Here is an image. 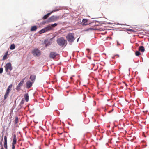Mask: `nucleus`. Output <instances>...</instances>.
Masks as SVG:
<instances>
[{"mask_svg": "<svg viewBox=\"0 0 149 149\" xmlns=\"http://www.w3.org/2000/svg\"><path fill=\"white\" fill-rule=\"evenodd\" d=\"M32 53L34 56H39L41 54V52L37 48H34L32 50Z\"/></svg>", "mask_w": 149, "mask_h": 149, "instance_id": "20e7f679", "label": "nucleus"}, {"mask_svg": "<svg viewBox=\"0 0 149 149\" xmlns=\"http://www.w3.org/2000/svg\"><path fill=\"white\" fill-rule=\"evenodd\" d=\"M58 10H54L53 11H51V12L49 13H47V14L45 15L43 17V19H45L49 17V16L52 13H53V12H55L56 11H58Z\"/></svg>", "mask_w": 149, "mask_h": 149, "instance_id": "1a4fd4ad", "label": "nucleus"}, {"mask_svg": "<svg viewBox=\"0 0 149 149\" xmlns=\"http://www.w3.org/2000/svg\"><path fill=\"white\" fill-rule=\"evenodd\" d=\"M24 100L23 99L21 101V102H20V105H22L23 104H24Z\"/></svg>", "mask_w": 149, "mask_h": 149, "instance_id": "b1692460", "label": "nucleus"}, {"mask_svg": "<svg viewBox=\"0 0 149 149\" xmlns=\"http://www.w3.org/2000/svg\"><path fill=\"white\" fill-rule=\"evenodd\" d=\"M37 29V27L36 26H34L31 27V31H36Z\"/></svg>", "mask_w": 149, "mask_h": 149, "instance_id": "a211bd4d", "label": "nucleus"}, {"mask_svg": "<svg viewBox=\"0 0 149 149\" xmlns=\"http://www.w3.org/2000/svg\"><path fill=\"white\" fill-rule=\"evenodd\" d=\"M88 20L86 19H83L82 21V23L83 25H86L88 24L87 23Z\"/></svg>", "mask_w": 149, "mask_h": 149, "instance_id": "f3484780", "label": "nucleus"}, {"mask_svg": "<svg viewBox=\"0 0 149 149\" xmlns=\"http://www.w3.org/2000/svg\"><path fill=\"white\" fill-rule=\"evenodd\" d=\"M50 29V28L48 27V26H47L40 30L39 31V33L40 34L44 33L45 32L49 30V29Z\"/></svg>", "mask_w": 149, "mask_h": 149, "instance_id": "423d86ee", "label": "nucleus"}, {"mask_svg": "<svg viewBox=\"0 0 149 149\" xmlns=\"http://www.w3.org/2000/svg\"><path fill=\"white\" fill-rule=\"evenodd\" d=\"M24 79L25 78L23 79L18 84V85L16 88V89L17 90L19 91L20 89V87L23 85Z\"/></svg>", "mask_w": 149, "mask_h": 149, "instance_id": "0eeeda50", "label": "nucleus"}, {"mask_svg": "<svg viewBox=\"0 0 149 149\" xmlns=\"http://www.w3.org/2000/svg\"><path fill=\"white\" fill-rule=\"evenodd\" d=\"M71 79H72V77H71Z\"/></svg>", "mask_w": 149, "mask_h": 149, "instance_id": "58836bf2", "label": "nucleus"}, {"mask_svg": "<svg viewBox=\"0 0 149 149\" xmlns=\"http://www.w3.org/2000/svg\"><path fill=\"white\" fill-rule=\"evenodd\" d=\"M12 85L10 84V85L8 87V88L6 91L8 92L9 93H10V92L11 90V89L12 88Z\"/></svg>", "mask_w": 149, "mask_h": 149, "instance_id": "dca6fc26", "label": "nucleus"}, {"mask_svg": "<svg viewBox=\"0 0 149 149\" xmlns=\"http://www.w3.org/2000/svg\"><path fill=\"white\" fill-rule=\"evenodd\" d=\"M3 138H2V141H3Z\"/></svg>", "mask_w": 149, "mask_h": 149, "instance_id": "c9c22d12", "label": "nucleus"}, {"mask_svg": "<svg viewBox=\"0 0 149 149\" xmlns=\"http://www.w3.org/2000/svg\"><path fill=\"white\" fill-rule=\"evenodd\" d=\"M17 142V138L15 134L13 135V141L12 144H16Z\"/></svg>", "mask_w": 149, "mask_h": 149, "instance_id": "9b49d317", "label": "nucleus"}, {"mask_svg": "<svg viewBox=\"0 0 149 149\" xmlns=\"http://www.w3.org/2000/svg\"><path fill=\"white\" fill-rule=\"evenodd\" d=\"M4 146L5 148L7 149V142H4Z\"/></svg>", "mask_w": 149, "mask_h": 149, "instance_id": "4be33fe9", "label": "nucleus"}, {"mask_svg": "<svg viewBox=\"0 0 149 149\" xmlns=\"http://www.w3.org/2000/svg\"><path fill=\"white\" fill-rule=\"evenodd\" d=\"M87 50H89V49H87Z\"/></svg>", "mask_w": 149, "mask_h": 149, "instance_id": "4c0bfd02", "label": "nucleus"}, {"mask_svg": "<svg viewBox=\"0 0 149 149\" xmlns=\"http://www.w3.org/2000/svg\"><path fill=\"white\" fill-rule=\"evenodd\" d=\"M15 120L16 123H17L18 120V118L17 117H16V118H15Z\"/></svg>", "mask_w": 149, "mask_h": 149, "instance_id": "cd10ccee", "label": "nucleus"}, {"mask_svg": "<svg viewBox=\"0 0 149 149\" xmlns=\"http://www.w3.org/2000/svg\"><path fill=\"white\" fill-rule=\"evenodd\" d=\"M45 22H45L44 21V22H42V23L43 24H45Z\"/></svg>", "mask_w": 149, "mask_h": 149, "instance_id": "473e14b6", "label": "nucleus"}, {"mask_svg": "<svg viewBox=\"0 0 149 149\" xmlns=\"http://www.w3.org/2000/svg\"><path fill=\"white\" fill-rule=\"evenodd\" d=\"M9 93L7 91L6 92L4 96V100H5L8 97V96Z\"/></svg>", "mask_w": 149, "mask_h": 149, "instance_id": "6ab92c4d", "label": "nucleus"}, {"mask_svg": "<svg viewBox=\"0 0 149 149\" xmlns=\"http://www.w3.org/2000/svg\"><path fill=\"white\" fill-rule=\"evenodd\" d=\"M5 70L6 72L8 71V70L11 71L12 69V67L10 63H8L6 64L5 66Z\"/></svg>", "mask_w": 149, "mask_h": 149, "instance_id": "39448f33", "label": "nucleus"}, {"mask_svg": "<svg viewBox=\"0 0 149 149\" xmlns=\"http://www.w3.org/2000/svg\"><path fill=\"white\" fill-rule=\"evenodd\" d=\"M139 50L142 52H143L145 51L144 47L143 46H140L139 48Z\"/></svg>", "mask_w": 149, "mask_h": 149, "instance_id": "ddd939ff", "label": "nucleus"}, {"mask_svg": "<svg viewBox=\"0 0 149 149\" xmlns=\"http://www.w3.org/2000/svg\"><path fill=\"white\" fill-rule=\"evenodd\" d=\"M140 54V53L139 51H137L135 52V55L136 56H138Z\"/></svg>", "mask_w": 149, "mask_h": 149, "instance_id": "5701e85b", "label": "nucleus"}, {"mask_svg": "<svg viewBox=\"0 0 149 149\" xmlns=\"http://www.w3.org/2000/svg\"><path fill=\"white\" fill-rule=\"evenodd\" d=\"M117 45H120V44H119V42H118V41H117Z\"/></svg>", "mask_w": 149, "mask_h": 149, "instance_id": "2f4dec72", "label": "nucleus"}, {"mask_svg": "<svg viewBox=\"0 0 149 149\" xmlns=\"http://www.w3.org/2000/svg\"><path fill=\"white\" fill-rule=\"evenodd\" d=\"M79 38H78V39H77V42H78V41H79Z\"/></svg>", "mask_w": 149, "mask_h": 149, "instance_id": "72a5a7b5", "label": "nucleus"}, {"mask_svg": "<svg viewBox=\"0 0 149 149\" xmlns=\"http://www.w3.org/2000/svg\"><path fill=\"white\" fill-rule=\"evenodd\" d=\"M59 16H52L50 17L47 21V22L50 23L52 22H55L57 21L59 19Z\"/></svg>", "mask_w": 149, "mask_h": 149, "instance_id": "7ed1b4c3", "label": "nucleus"}, {"mask_svg": "<svg viewBox=\"0 0 149 149\" xmlns=\"http://www.w3.org/2000/svg\"><path fill=\"white\" fill-rule=\"evenodd\" d=\"M4 142H7V138L6 136H5L4 137Z\"/></svg>", "mask_w": 149, "mask_h": 149, "instance_id": "393cba45", "label": "nucleus"}, {"mask_svg": "<svg viewBox=\"0 0 149 149\" xmlns=\"http://www.w3.org/2000/svg\"><path fill=\"white\" fill-rule=\"evenodd\" d=\"M57 25V23H54L53 24H52L51 25H48V27L50 28V29H49V30H51L52 29V28L53 27H54L56 26Z\"/></svg>", "mask_w": 149, "mask_h": 149, "instance_id": "f8f14e48", "label": "nucleus"}, {"mask_svg": "<svg viewBox=\"0 0 149 149\" xmlns=\"http://www.w3.org/2000/svg\"><path fill=\"white\" fill-rule=\"evenodd\" d=\"M128 31H134V30L132 29H128Z\"/></svg>", "mask_w": 149, "mask_h": 149, "instance_id": "7c9ffc66", "label": "nucleus"}, {"mask_svg": "<svg viewBox=\"0 0 149 149\" xmlns=\"http://www.w3.org/2000/svg\"><path fill=\"white\" fill-rule=\"evenodd\" d=\"M57 54L54 52H51L50 54L49 57L52 58L54 59L56 56Z\"/></svg>", "mask_w": 149, "mask_h": 149, "instance_id": "9d476101", "label": "nucleus"}, {"mask_svg": "<svg viewBox=\"0 0 149 149\" xmlns=\"http://www.w3.org/2000/svg\"><path fill=\"white\" fill-rule=\"evenodd\" d=\"M66 38L69 42L72 43L75 40L74 35L73 33H69L67 35Z\"/></svg>", "mask_w": 149, "mask_h": 149, "instance_id": "f03ea898", "label": "nucleus"}, {"mask_svg": "<svg viewBox=\"0 0 149 149\" xmlns=\"http://www.w3.org/2000/svg\"><path fill=\"white\" fill-rule=\"evenodd\" d=\"M15 144H12V149H15Z\"/></svg>", "mask_w": 149, "mask_h": 149, "instance_id": "bb28decb", "label": "nucleus"}, {"mask_svg": "<svg viewBox=\"0 0 149 149\" xmlns=\"http://www.w3.org/2000/svg\"><path fill=\"white\" fill-rule=\"evenodd\" d=\"M33 82L31 81L30 80L26 82V87L28 89L30 88L32 86Z\"/></svg>", "mask_w": 149, "mask_h": 149, "instance_id": "6e6552de", "label": "nucleus"}, {"mask_svg": "<svg viewBox=\"0 0 149 149\" xmlns=\"http://www.w3.org/2000/svg\"><path fill=\"white\" fill-rule=\"evenodd\" d=\"M15 48V45L14 44H12L10 47V49L11 50H13Z\"/></svg>", "mask_w": 149, "mask_h": 149, "instance_id": "412c9836", "label": "nucleus"}, {"mask_svg": "<svg viewBox=\"0 0 149 149\" xmlns=\"http://www.w3.org/2000/svg\"><path fill=\"white\" fill-rule=\"evenodd\" d=\"M4 149L3 148H2V149Z\"/></svg>", "mask_w": 149, "mask_h": 149, "instance_id": "e433bc0d", "label": "nucleus"}, {"mask_svg": "<svg viewBox=\"0 0 149 149\" xmlns=\"http://www.w3.org/2000/svg\"><path fill=\"white\" fill-rule=\"evenodd\" d=\"M0 144L1 146V149H2V148H3V144H2V142H0Z\"/></svg>", "mask_w": 149, "mask_h": 149, "instance_id": "c85d7f7f", "label": "nucleus"}, {"mask_svg": "<svg viewBox=\"0 0 149 149\" xmlns=\"http://www.w3.org/2000/svg\"><path fill=\"white\" fill-rule=\"evenodd\" d=\"M36 77V76L33 75L31 76L30 79L31 80L32 82H33L34 83V81Z\"/></svg>", "mask_w": 149, "mask_h": 149, "instance_id": "4468645a", "label": "nucleus"}, {"mask_svg": "<svg viewBox=\"0 0 149 149\" xmlns=\"http://www.w3.org/2000/svg\"><path fill=\"white\" fill-rule=\"evenodd\" d=\"M24 97L26 101V102H28L29 99V96L28 93H26L24 95Z\"/></svg>", "mask_w": 149, "mask_h": 149, "instance_id": "2eb2a0df", "label": "nucleus"}, {"mask_svg": "<svg viewBox=\"0 0 149 149\" xmlns=\"http://www.w3.org/2000/svg\"><path fill=\"white\" fill-rule=\"evenodd\" d=\"M58 44L62 47L63 46H66L67 44V41L63 37H61L57 40Z\"/></svg>", "mask_w": 149, "mask_h": 149, "instance_id": "f257e3e1", "label": "nucleus"}, {"mask_svg": "<svg viewBox=\"0 0 149 149\" xmlns=\"http://www.w3.org/2000/svg\"><path fill=\"white\" fill-rule=\"evenodd\" d=\"M95 30V29H93L92 28H90L88 29V30Z\"/></svg>", "mask_w": 149, "mask_h": 149, "instance_id": "c756f323", "label": "nucleus"}, {"mask_svg": "<svg viewBox=\"0 0 149 149\" xmlns=\"http://www.w3.org/2000/svg\"><path fill=\"white\" fill-rule=\"evenodd\" d=\"M3 69L2 68H0V73H2L3 72Z\"/></svg>", "mask_w": 149, "mask_h": 149, "instance_id": "a878e982", "label": "nucleus"}, {"mask_svg": "<svg viewBox=\"0 0 149 149\" xmlns=\"http://www.w3.org/2000/svg\"><path fill=\"white\" fill-rule=\"evenodd\" d=\"M8 54V52H6V53L4 55V56H3V58L2 59V60H6V59L7 58V56Z\"/></svg>", "mask_w": 149, "mask_h": 149, "instance_id": "aec40b11", "label": "nucleus"}, {"mask_svg": "<svg viewBox=\"0 0 149 149\" xmlns=\"http://www.w3.org/2000/svg\"><path fill=\"white\" fill-rule=\"evenodd\" d=\"M113 110V109L111 111H109V113L112 112Z\"/></svg>", "mask_w": 149, "mask_h": 149, "instance_id": "f704fd0d", "label": "nucleus"}]
</instances>
